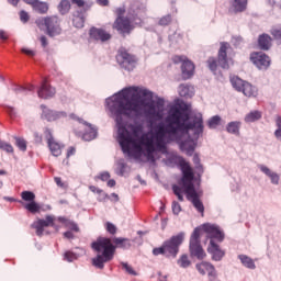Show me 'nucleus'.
Returning a JSON list of instances; mask_svg holds the SVG:
<instances>
[{
    "instance_id": "nucleus-1",
    "label": "nucleus",
    "mask_w": 281,
    "mask_h": 281,
    "mask_svg": "<svg viewBox=\"0 0 281 281\" xmlns=\"http://www.w3.org/2000/svg\"><path fill=\"white\" fill-rule=\"evenodd\" d=\"M105 104L115 121L117 130V142L125 155L142 157L145 146V157L147 161L155 164V153H168V144L179 142V133L193 131L194 135H203V114L195 113L190 116L186 108H170L165 122L158 123L151 135L144 134V126L139 124H128L127 117L131 112L142 113V106L146 110L149 117L161 120L164 114V100H153V93L144 88L128 87L121 92L106 99ZM139 135H142L139 137ZM139 137V139H137ZM133 148V150H132Z\"/></svg>"
},
{
    "instance_id": "nucleus-2",
    "label": "nucleus",
    "mask_w": 281,
    "mask_h": 281,
    "mask_svg": "<svg viewBox=\"0 0 281 281\" xmlns=\"http://www.w3.org/2000/svg\"><path fill=\"white\" fill-rule=\"evenodd\" d=\"M91 248L97 252V256L92 258V266L95 269H104V265L115 258L117 248L131 249V240L123 237H114L113 240L109 237H99L91 244Z\"/></svg>"
},
{
    "instance_id": "nucleus-3",
    "label": "nucleus",
    "mask_w": 281,
    "mask_h": 281,
    "mask_svg": "<svg viewBox=\"0 0 281 281\" xmlns=\"http://www.w3.org/2000/svg\"><path fill=\"white\" fill-rule=\"evenodd\" d=\"M180 168L182 170V188L173 184L172 191L173 194L178 198L179 201H183V192L187 194L188 201H190L195 207L196 212L201 214V216H204L205 214V206L203 205V202L201 199H199V192H196V189H194V172L192 171V167H190V164H188L186 160L180 161Z\"/></svg>"
},
{
    "instance_id": "nucleus-4",
    "label": "nucleus",
    "mask_w": 281,
    "mask_h": 281,
    "mask_svg": "<svg viewBox=\"0 0 281 281\" xmlns=\"http://www.w3.org/2000/svg\"><path fill=\"white\" fill-rule=\"evenodd\" d=\"M135 25H142V19L137 18V15H127L125 18H116L112 27L121 36H127L135 30Z\"/></svg>"
},
{
    "instance_id": "nucleus-5",
    "label": "nucleus",
    "mask_w": 281,
    "mask_h": 281,
    "mask_svg": "<svg viewBox=\"0 0 281 281\" xmlns=\"http://www.w3.org/2000/svg\"><path fill=\"white\" fill-rule=\"evenodd\" d=\"M35 25L40 30H46V34L50 37L58 36L63 29L60 27V18L57 15H49L44 18H38L35 21Z\"/></svg>"
},
{
    "instance_id": "nucleus-6",
    "label": "nucleus",
    "mask_w": 281,
    "mask_h": 281,
    "mask_svg": "<svg viewBox=\"0 0 281 281\" xmlns=\"http://www.w3.org/2000/svg\"><path fill=\"white\" fill-rule=\"evenodd\" d=\"M189 251L191 258H198V260H203L207 256L203 246H201V228H194L189 243Z\"/></svg>"
},
{
    "instance_id": "nucleus-7",
    "label": "nucleus",
    "mask_w": 281,
    "mask_h": 281,
    "mask_svg": "<svg viewBox=\"0 0 281 281\" xmlns=\"http://www.w3.org/2000/svg\"><path fill=\"white\" fill-rule=\"evenodd\" d=\"M227 49H229V43L222 42L218 50L217 60L214 57L207 59V65L211 71H216V68L222 67V69H229V63L227 61Z\"/></svg>"
},
{
    "instance_id": "nucleus-8",
    "label": "nucleus",
    "mask_w": 281,
    "mask_h": 281,
    "mask_svg": "<svg viewBox=\"0 0 281 281\" xmlns=\"http://www.w3.org/2000/svg\"><path fill=\"white\" fill-rule=\"evenodd\" d=\"M186 240V233L181 232L178 235L172 236L170 239L162 243L167 258H177L179 254V247L183 245Z\"/></svg>"
},
{
    "instance_id": "nucleus-9",
    "label": "nucleus",
    "mask_w": 281,
    "mask_h": 281,
    "mask_svg": "<svg viewBox=\"0 0 281 281\" xmlns=\"http://www.w3.org/2000/svg\"><path fill=\"white\" fill-rule=\"evenodd\" d=\"M231 85L236 91L244 93L246 98H258V88L238 77L231 78Z\"/></svg>"
},
{
    "instance_id": "nucleus-10",
    "label": "nucleus",
    "mask_w": 281,
    "mask_h": 281,
    "mask_svg": "<svg viewBox=\"0 0 281 281\" xmlns=\"http://www.w3.org/2000/svg\"><path fill=\"white\" fill-rule=\"evenodd\" d=\"M173 65H181L182 78L183 80H190L194 76V63L188 58L186 55H175L172 57Z\"/></svg>"
},
{
    "instance_id": "nucleus-11",
    "label": "nucleus",
    "mask_w": 281,
    "mask_h": 281,
    "mask_svg": "<svg viewBox=\"0 0 281 281\" xmlns=\"http://www.w3.org/2000/svg\"><path fill=\"white\" fill-rule=\"evenodd\" d=\"M116 60L123 69H126V71H133L135 69V65H137V59L135 56L131 55L124 48L119 50Z\"/></svg>"
},
{
    "instance_id": "nucleus-12",
    "label": "nucleus",
    "mask_w": 281,
    "mask_h": 281,
    "mask_svg": "<svg viewBox=\"0 0 281 281\" xmlns=\"http://www.w3.org/2000/svg\"><path fill=\"white\" fill-rule=\"evenodd\" d=\"M202 229L210 241L214 240V243H223V240H225V233H223L217 225L204 224Z\"/></svg>"
},
{
    "instance_id": "nucleus-13",
    "label": "nucleus",
    "mask_w": 281,
    "mask_h": 281,
    "mask_svg": "<svg viewBox=\"0 0 281 281\" xmlns=\"http://www.w3.org/2000/svg\"><path fill=\"white\" fill-rule=\"evenodd\" d=\"M21 198L23 201H26L27 203L24 205V210H27L31 214H38L41 212V206L38 203H36V194L32 191H23L21 193Z\"/></svg>"
},
{
    "instance_id": "nucleus-14",
    "label": "nucleus",
    "mask_w": 281,
    "mask_h": 281,
    "mask_svg": "<svg viewBox=\"0 0 281 281\" xmlns=\"http://www.w3.org/2000/svg\"><path fill=\"white\" fill-rule=\"evenodd\" d=\"M70 117L71 120H77L79 124H83V126H86L85 133H82V139H85V142H91L92 139H95V137H98V130L93 127V125L76 116V114H70Z\"/></svg>"
},
{
    "instance_id": "nucleus-15",
    "label": "nucleus",
    "mask_w": 281,
    "mask_h": 281,
    "mask_svg": "<svg viewBox=\"0 0 281 281\" xmlns=\"http://www.w3.org/2000/svg\"><path fill=\"white\" fill-rule=\"evenodd\" d=\"M89 38L90 41H95L97 43H106V41H111L112 35L104 29L92 26L89 30Z\"/></svg>"
},
{
    "instance_id": "nucleus-16",
    "label": "nucleus",
    "mask_w": 281,
    "mask_h": 281,
    "mask_svg": "<svg viewBox=\"0 0 281 281\" xmlns=\"http://www.w3.org/2000/svg\"><path fill=\"white\" fill-rule=\"evenodd\" d=\"M54 221H55L54 216L47 215L45 217V220L40 218V220L35 221L31 225V227H32V229H35L36 236L41 237V236H43V234L45 232V227H54Z\"/></svg>"
},
{
    "instance_id": "nucleus-17",
    "label": "nucleus",
    "mask_w": 281,
    "mask_h": 281,
    "mask_svg": "<svg viewBox=\"0 0 281 281\" xmlns=\"http://www.w3.org/2000/svg\"><path fill=\"white\" fill-rule=\"evenodd\" d=\"M250 60L258 69H269L271 65V58L265 53H252Z\"/></svg>"
},
{
    "instance_id": "nucleus-18",
    "label": "nucleus",
    "mask_w": 281,
    "mask_h": 281,
    "mask_svg": "<svg viewBox=\"0 0 281 281\" xmlns=\"http://www.w3.org/2000/svg\"><path fill=\"white\" fill-rule=\"evenodd\" d=\"M45 137L47 139V145L53 157H60V155H63V145L54 139V136L52 135V130L45 131Z\"/></svg>"
},
{
    "instance_id": "nucleus-19",
    "label": "nucleus",
    "mask_w": 281,
    "mask_h": 281,
    "mask_svg": "<svg viewBox=\"0 0 281 281\" xmlns=\"http://www.w3.org/2000/svg\"><path fill=\"white\" fill-rule=\"evenodd\" d=\"M37 95L43 100H48V98H54V95H56V88L49 85V81L47 80V78H44L40 89L37 90Z\"/></svg>"
},
{
    "instance_id": "nucleus-20",
    "label": "nucleus",
    "mask_w": 281,
    "mask_h": 281,
    "mask_svg": "<svg viewBox=\"0 0 281 281\" xmlns=\"http://www.w3.org/2000/svg\"><path fill=\"white\" fill-rule=\"evenodd\" d=\"M207 254H210L212 260L215 262H221L225 258V250L221 248L216 241L211 240L207 246Z\"/></svg>"
},
{
    "instance_id": "nucleus-21",
    "label": "nucleus",
    "mask_w": 281,
    "mask_h": 281,
    "mask_svg": "<svg viewBox=\"0 0 281 281\" xmlns=\"http://www.w3.org/2000/svg\"><path fill=\"white\" fill-rule=\"evenodd\" d=\"M195 269L201 276L207 273L210 280H216V268H214V265L207 261H202L201 263H196Z\"/></svg>"
},
{
    "instance_id": "nucleus-22",
    "label": "nucleus",
    "mask_w": 281,
    "mask_h": 281,
    "mask_svg": "<svg viewBox=\"0 0 281 281\" xmlns=\"http://www.w3.org/2000/svg\"><path fill=\"white\" fill-rule=\"evenodd\" d=\"M42 109V120H46V122H56V120H60V117H65V112H56L48 109L45 105H41Z\"/></svg>"
},
{
    "instance_id": "nucleus-23",
    "label": "nucleus",
    "mask_w": 281,
    "mask_h": 281,
    "mask_svg": "<svg viewBox=\"0 0 281 281\" xmlns=\"http://www.w3.org/2000/svg\"><path fill=\"white\" fill-rule=\"evenodd\" d=\"M259 170H261L263 175L269 177V179L271 180V183H273L274 186H278L280 183V176L277 172L271 171L269 167L265 165H259Z\"/></svg>"
},
{
    "instance_id": "nucleus-24",
    "label": "nucleus",
    "mask_w": 281,
    "mask_h": 281,
    "mask_svg": "<svg viewBox=\"0 0 281 281\" xmlns=\"http://www.w3.org/2000/svg\"><path fill=\"white\" fill-rule=\"evenodd\" d=\"M195 148H196V142H194L193 139H187L180 143V149L187 153L189 157H192V155H194Z\"/></svg>"
},
{
    "instance_id": "nucleus-25",
    "label": "nucleus",
    "mask_w": 281,
    "mask_h": 281,
    "mask_svg": "<svg viewBox=\"0 0 281 281\" xmlns=\"http://www.w3.org/2000/svg\"><path fill=\"white\" fill-rule=\"evenodd\" d=\"M258 45L260 49H270L271 48V36L269 34H262L258 38Z\"/></svg>"
},
{
    "instance_id": "nucleus-26",
    "label": "nucleus",
    "mask_w": 281,
    "mask_h": 281,
    "mask_svg": "<svg viewBox=\"0 0 281 281\" xmlns=\"http://www.w3.org/2000/svg\"><path fill=\"white\" fill-rule=\"evenodd\" d=\"M179 95H181V98H192L194 95V88L189 85H180Z\"/></svg>"
},
{
    "instance_id": "nucleus-27",
    "label": "nucleus",
    "mask_w": 281,
    "mask_h": 281,
    "mask_svg": "<svg viewBox=\"0 0 281 281\" xmlns=\"http://www.w3.org/2000/svg\"><path fill=\"white\" fill-rule=\"evenodd\" d=\"M33 10L38 14H47V12H49V4L47 2L37 0L33 5Z\"/></svg>"
},
{
    "instance_id": "nucleus-28",
    "label": "nucleus",
    "mask_w": 281,
    "mask_h": 281,
    "mask_svg": "<svg viewBox=\"0 0 281 281\" xmlns=\"http://www.w3.org/2000/svg\"><path fill=\"white\" fill-rule=\"evenodd\" d=\"M261 119H262V112L255 110L246 114L244 120L247 124H251V122H258V120H261Z\"/></svg>"
},
{
    "instance_id": "nucleus-29",
    "label": "nucleus",
    "mask_w": 281,
    "mask_h": 281,
    "mask_svg": "<svg viewBox=\"0 0 281 281\" xmlns=\"http://www.w3.org/2000/svg\"><path fill=\"white\" fill-rule=\"evenodd\" d=\"M249 0H233L232 8L234 12H245Z\"/></svg>"
},
{
    "instance_id": "nucleus-30",
    "label": "nucleus",
    "mask_w": 281,
    "mask_h": 281,
    "mask_svg": "<svg viewBox=\"0 0 281 281\" xmlns=\"http://www.w3.org/2000/svg\"><path fill=\"white\" fill-rule=\"evenodd\" d=\"M238 258L240 259V262L246 269H256V262H254V259H251L247 255H239Z\"/></svg>"
},
{
    "instance_id": "nucleus-31",
    "label": "nucleus",
    "mask_w": 281,
    "mask_h": 281,
    "mask_svg": "<svg viewBox=\"0 0 281 281\" xmlns=\"http://www.w3.org/2000/svg\"><path fill=\"white\" fill-rule=\"evenodd\" d=\"M226 131L232 135H240V122L234 121L228 123L226 126Z\"/></svg>"
},
{
    "instance_id": "nucleus-32",
    "label": "nucleus",
    "mask_w": 281,
    "mask_h": 281,
    "mask_svg": "<svg viewBox=\"0 0 281 281\" xmlns=\"http://www.w3.org/2000/svg\"><path fill=\"white\" fill-rule=\"evenodd\" d=\"M72 25L78 29L85 27V13L77 12L72 19Z\"/></svg>"
},
{
    "instance_id": "nucleus-33",
    "label": "nucleus",
    "mask_w": 281,
    "mask_h": 281,
    "mask_svg": "<svg viewBox=\"0 0 281 281\" xmlns=\"http://www.w3.org/2000/svg\"><path fill=\"white\" fill-rule=\"evenodd\" d=\"M58 10L60 14H67L69 10H71V2H69V0H61Z\"/></svg>"
},
{
    "instance_id": "nucleus-34",
    "label": "nucleus",
    "mask_w": 281,
    "mask_h": 281,
    "mask_svg": "<svg viewBox=\"0 0 281 281\" xmlns=\"http://www.w3.org/2000/svg\"><path fill=\"white\" fill-rule=\"evenodd\" d=\"M72 5H77V8H83V12L91 10L92 3H87L85 0H70Z\"/></svg>"
},
{
    "instance_id": "nucleus-35",
    "label": "nucleus",
    "mask_w": 281,
    "mask_h": 281,
    "mask_svg": "<svg viewBox=\"0 0 281 281\" xmlns=\"http://www.w3.org/2000/svg\"><path fill=\"white\" fill-rule=\"evenodd\" d=\"M59 221L61 223H65L66 227L68 229H71V232H80V227H78V224H76L75 222L67 221V220H65V217H59Z\"/></svg>"
},
{
    "instance_id": "nucleus-36",
    "label": "nucleus",
    "mask_w": 281,
    "mask_h": 281,
    "mask_svg": "<svg viewBox=\"0 0 281 281\" xmlns=\"http://www.w3.org/2000/svg\"><path fill=\"white\" fill-rule=\"evenodd\" d=\"M15 139V146L19 148V150H22V153H25L27 150V140L21 137H14Z\"/></svg>"
},
{
    "instance_id": "nucleus-37",
    "label": "nucleus",
    "mask_w": 281,
    "mask_h": 281,
    "mask_svg": "<svg viewBox=\"0 0 281 281\" xmlns=\"http://www.w3.org/2000/svg\"><path fill=\"white\" fill-rule=\"evenodd\" d=\"M209 128H217V126H221V116L215 115L211 117L207 122Z\"/></svg>"
},
{
    "instance_id": "nucleus-38",
    "label": "nucleus",
    "mask_w": 281,
    "mask_h": 281,
    "mask_svg": "<svg viewBox=\"0 0 281 281\" xmlns=\"http://www.w3.org/2000/svg\"><path fill=\"white\" fill-rule=\"evenodd\" d=\"M171 23H172V15L171 14L164 15L158 21V25H160L162 27H166L167 25H170Z\"/></svg>"
},
{
    "instance_id": "nucleus-39",
    "label": "nucleus",
    "mask_w": 281,
    "mask_h": 281,
    "mask_svg": "<svg viewBox=\"0 0 281 281\" xmlns=\"http://www.w3.org/2000/svg\"><path fill=\"white\" fill-rule=\"evenodd\" d=\"M178 265H179L180 267H182V269H188V267H189L190 265H192V262H191L190 259L188 258V255H182V256L180 257V259L178 260Z\"/></svg>"
},
{
    "instance_id": "nucleus-40",
    "label": "nucleus",
    "mask_w": 281,
    "mask_h": 281,
    "mask_svg": "<svg viewBox=\"0 0 281 281\" xmlns=\"http://www.w3.org/2000/svg\"><path fill=\"white\" fill-rule=\"evenodd\" d=\"M0 149L4 150V153H14V147L10 143H5L4 140H0Z\"/></svg>"
},
{
    "instance_id": "nucleus-41",
    "label": "nucleus",
    "mask_w": 281,
    "mask_h": 281,
    "mask_svg": "<svg viewBox=\"0 0 281 281\" xmlns=\"http://www.w3.org/2000/svg\"><path fill=\"white\" fill-rule=\"evenodd\" d=\"M105 229H106L108 234H111L112 236H115V234H117V226H115L111 222L105 223Z\"/></svg>"
},
{
    "instance_id": "nucleus-42",
    "label": "nucleus",
    "mask_w": 281,
    "mask_h": 281,
    "mask_svg": "<svg viewBox=\"0 0 281 281\" xmlns=\"http://www.w3.org/2000/svg\"><path fill=\"white\" fill-rule=\"evenodd\" d=\"M114 14H116V19H126V16H124V14H126V7L116 8Z\"/></svg>"
},
{
    "instance_id": "nucleus-43",
    "label": "nucleus",
    "mask_w": 281,
    "mask_h": 281,
    "mask_svg": "<svg viewBox=\"0 0 281 281\" xmlns=\"http://www.w3.org/2000/svg\"><path fill=\"white\" fill-rule=\"evenodd\" d=\"M121 266L126 271V273H128L130 276H137V272H135L133 267L131 265H128L127 262H121Z\"/></svg>"
},
{
    "instance_id": "nucleus-44",
    "label": "nucleus",
    "mask_w": 281,
    "mask_h": 281,
    "mask_svg": "<svg viewBox=\"0 0 281 281\" xmlns=\"http://www.w3.org/2000/svg\"><path fill=\"white\" fill-rule=\"evenodd\" d=\"M153 255L154 256H166V248H165L164 244L161 245V247L154 248Z\"/></svg>"
},
{
    "instance_id": "nucleus-45",
    "label": "nucleus",
    "mask_w": 281,
    "mask_h": 281,
    "mask_svg": "<svg viewBox=\"0 0 281 281\" xmlns=\"http://www.w3.org/2000/svg\"><path fill=\"white\" fill-rule=\"evenodd\" d=\"M34 89H36V87L34 85H29L27 87H16L14 89L15 93H21L22 91H34Z\"/></svg>"
},
{
    "instance_id": "nucleus-46",
    "label": "nucleus",
    "mask_w": 281,
    "mask_h": 281,
    "mask_svg": "<svg viewBox=\"0 0 281 281\" xmlns=\"http://www.w3.org/2000/svg\"><path fill=\"white\" fill-rule=\"evenodd\" d=\"M276 124L278 128L276 130L274 135L278 139H280L281 138V116H277Z\"/></svg>"
},
{
    "instance_id": "nucleus-47",
    "label": "nucleus",
    "mask_w": 281,
    "mask_h": 281,
    "mask_svg": "<svg viewBox=\"0 0 281 281\" xmlns=\"http://www.w3.org/2000/svg\"><path fill=\"white\" fill-rule=\"evenodd\" d=\"M124 172H126V165L124 161H119L117 162V175L121 177H124Z\"/></svg>"
},
{
    "instance_id": "nucleus-48",
    "label": "nucleus",
    "mask_w": 281,
    "mask_h": 281,
    "mask_svg": "<svg viewBox=\"0 0 281 281\" xmlns=\"http://www.w3.org/2000/svg\"><path fill=\"white\" fill-rule=\"evenodd\" d=\"M64 258L68 262H74V260H76L78 257L72 251H66L65 255H64Z\"/></svg>"
},
{
    "instance_id": "nucleus-49",
    "label": "nucleus",
    "mask_w": 281,
    "mask_h": 281,
    "mask_svg": "<svg viewBox=\"0 0 281 281\" xmlns=\"http://www.w3.org/2000/svg\"><path fill=\"white\" fill-rule=\"evenodd\" d=\"M193 164L198 170H203V166H201V158H199V154H194Z\"/></svg>"
},
{
    "instance_id": "nucleus-50",
    "label": "nucleus",
    "mask_w": 281,
    "mask_h": 281,
    "mask_svg": "<svg viewBox=\"0 0 281 281\" xmlns=\"http://www.w3.org/2000/svg\"><path fill=\"white\" fill-rule=\"evenodd\" d=\"M97 179H100L101 181H109V179H111V173H109V171H103L97 177Z\"/></svg>"
},
{
    "instance_id": "nucleus-51",
    "label": "nucleus",
    "mask_w": 281,
    "mask_h": 281,
    "mask_svg": "<svg viewBox=\"0 0 281 281\" xmlns=\"http://www.w3.org/2000/svg\"><path fill=\"white\" fill-rule=\"evenodd\" d=\"M20 20L22 23L30 21V14L26 11H20Z\"/></svg>"
},
{
    "instance_id": "nucleus-52",
    "label": "nucleus",
    "mask_w": 281,
    "mask_h": 281,
    "mask_svg": "<svg viewBox=\"0 0 281 281\" xmlns=\"http://www.w3.org/2000/svg\"><path fill=\"white\" fill-rule=\"evenodd\" d=\"M172 212L173 214H179L181 212V204H179V202H172Z\"/></svg>"
},
{
    "instance_id": "nucleus-53",
    "label": "nucleus",
    "mask_w": 281,
    "mask_h": 281,
    "mask_svg": "<svg viewBox=\"0 0 281 281\" xmlns=\"http://www.w3.org/2000/svg\"><path fill=\"white\" fill-rule=\"evenodd\" d=\"M22 54H25L26 56H30L31 58L36 56V53L30 48H22Z\"/></svg>"
},
{
    "instance_id": "nucleus-54",
    "label": "nucleus",
    "mask_w": 281,
    "mask_h": 281,
    "mask_svg": "<svg viewBox=\"0 0 281 281\" xmlns=\"http://www.w3.org/2000/svg\"><path fill=\"white\" fill-rule=\"evenodd\" d=\"M272 36L277 38V41H281V29H274L271 31Z\"/></svg>"
},
{
    "instance_id": "nucleus-55",
    "label": "nucleus",
    "mask_w": 281,
    "mask_h": 281,
    "mask_svg": "<svg viewBox=\"0 0 281 281\" xmlns=\"http://www.w3.org/2000/svg\"><path fill=\"white\" fill-rule=\"evenodd\" d=\"M54 181H55L56 186H58V188H65V184H64L63 179L60 177H55Z\"/></svg>"
},
{
    "instance_id": "nucleus-56",
    "label": "nucleus",
    "mask_w": 281,
    "mask_h": 281,
    "mask_svg": "<svg viewBox=\"0 0 281 281\" xmlns=\"http://www.w3.org/2000/svg\"><path fill=\"white\" fill-rule=\"evenodd\" d=\"M8 38H10V34H8V32L1 30L0 31V40L1 41H8Z\"/></svg>"
},
{
    "instance_id": "nucleus-57",
    "label": "nucleus",
    "mask_w": 281,
    "mask_h": 281,
    "mask_svg": "<svg viewBox=\"0 0 281 281\" xmlns=\"http://www.w3.org/2000/svg\"><path fill=\"white\" fill-rule=\"evenodd\" d=\"M40 42H41L42 47H47V45H49V43L47 42V37L45 35H42L40 37Z\"/></svg>"
},
{
    "instance_id": "nucleus-58",
    "label": "nucleus",
    "mask_w": 281,
    "mask_h": 281,
    "mask_svg": "<svg viewBox=\"0 0 281 281\" xmlns=\"http://www.w3.org/2000/svg\"><path fill=\"white\" fill-rule=\"evenodd\" d=\"M76 155V148L75 147H69L67 151V157H71Z\"/></svg>"
},
{
    "instance_id": "nucleus-59",
    "label": "nucleus",
    "mask_w": 281,
    "mask_h": 281,
    "mask_svg": "<svg viewBox=\"0 0 281 281\" xmlns=\"http://www.w3.org/2000/svg\"><path fill=\"white\" fill-rule=\"evenodd\" d=\"M64 236H65L66 238H68V240L74 239V233L70 232V231L65 232V233H64Z\"/></svg>"
},
{
    "instance_id": "nucleus-60",
    "label": "nucleus",
    "mask_w": 281,
    "mask_h": 281,
    "mask_svg": "<svg viewBox=\"0 0 281 281\" xmlns=\"http://www.w3.org/2000/svg\"><path fill=\"white\" fill-rule=\"evenodd\" d=\"M89 190H91L92 192H97V194H102V190L98 189L95 186H90Z\"/></svg>"
},
{
    "instance_id": "nucleus-61",
    "label": "nucleus",
    "mask_w": 281,
    "mask_h": 281,
    "mask_svg": "<svg viewBox=\"0 0 281 281\" xmlns=\"http://www.w3.org/2000/svg\"><path fill=\"white\" fill-rule=\"evenodd\" d=\"M24 3H27L29 5H32V8H34V4L38 1V0H23Z\"/></svg>"
},
{
    "instance_id": "nucleus-62",
    "label": "nucleus",
    "mask_w": 281,
    "mask_h": 281,
    "mask_svg": "<svg viewBox=\"0 0 281 281\" xmlns=\"http://www.w3.org/2000/svg\"><path fill=\"white\" fill-rule=\"evenodd\" d=\"M158 280L159 281H168V276H164V274H161V273H158Z\"/></svg>"
},
{
    "instance_id": "nucleus-63",
    "label": "nucleus",
    "mask_w": 281,
    "mask_h": 281,
    "mask_svg": "<svg viewBox=\"0 0 281 281\" xmlns=\"http://www.w3.org/2000/svg\"><path fill=\"white\" fill-rule=\"evenodd\" d=\"M8 113L10 115V117H14L15 113H14V108H9L8 109Z\"/></svg>"
},
{
    "instance_id": "nucleus-64",
    "label": "nucleus",
    "mask_w": 281,
    "mask_h": 281,
    "mask_svg": "<svg viewBox=\"0 0 281 281\" xmlns=\"http://www.w3.org/2000/svg\"><path fill=\"white\" fill-rule=\"evenodd\" d=\"M99 5H109V0H98Z\"/></svg>"
}]
</instances>
